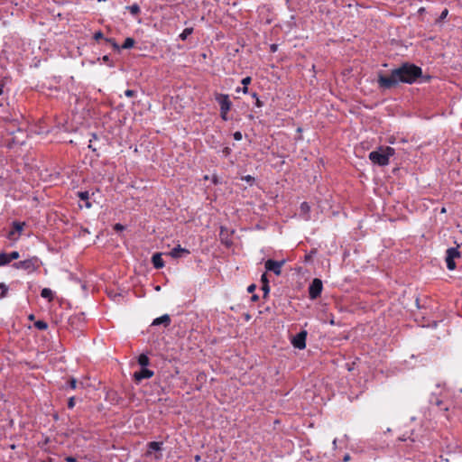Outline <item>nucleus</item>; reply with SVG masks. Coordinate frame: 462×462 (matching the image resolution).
<instances>
[{
	"label": "nucleus",
	"mask_w": 462,
	"mask_h": 462,
	"mask_svg": "<svg viewBox=\"0 0 462 462\" xmlns=\"http://www.w3.org/2000/svg\"><path fill=\"white\" fill-rule=\"evenodd\" d=\"M78 197L79 198L80 200L85 202L84 206L87 208H91L92 205L89 202V192L88 191H79V192H78Z\"/></svg>",
	"instance_id": "nucleus-15"
},
{
	"label": "nucleus",
	"mask_w": 462,
	"mask_h": 462,
	"mask_svg": "<svg viewBox=\"0 0 462 462\" xmlns=\"http://www.w3.org/2000/svg\"><path fill=\"white\" fill-rule=\"evenodd\" d=\"M75 406V397H70L68 401V408L73 409Z\"/></svg>",
	"instance_id": "nucleus-31"
},
{
	"label": "nucleus",
	"mask_w": 462,
	"mask_h": 462,
	"mask_svg": "<svg viewBox=\"0 0 462 462\" xmlns=\"http://www.w3.org/2000/svg\"><path fill=\"white\" fill-rule=\"evenodd\" d=\"M285 263V260L275 261L273 259H268L264 263V267L267 272H272L275 275L279 276L282 273V268Z\"/></svg>",
	"instance_id": "nucleus-7"
},
{
	"label": "nucleus",
	"mask_w": 462,
	"mask_h": 462,
	"mask_svg": "<svg viewBox=\"0 0 462 462\" xmlns=\"http://www.w3.org/2000/svg\"><path fill=\"white\" fill-rule=\"evenodd\" d=\"M23 222L14 221L13 222V228L8 233V238L13 239L15 238L14 236L17 235V236H20L21 232L23 229L24 226Z\"/></svg>",
	"instance_id": "nucleus-12"
},
{
	"label": "nucleus",
	"mask_w": 462,
	"mask_h": 462,
	"mask_svg": "<svg viewBox=\"0 0 462 462\" xmlns=\"http://www.w3.org/2000/svg\"><path fill=\"white\" fill-rule=\"evenodd\" d=\"M7 254H8V258H9L10 262H12L13 260L18 259L19 256H20V254H19V253L17 251H13V252H11V253H9Z\"/></svg>",
	"instance_id": "nucleus-26"
},
{
	"label": "nucleus",
	"mask_w": 462,
	"mask_h": 462,
	"mask_svg": "<svg viewBox=\"0 0 462 462\" xmlns=\"http://www.w3.org/2000/svg\"><path fill=\"white\" fill-rule=\"evenodd\" d=\"M162 324L165 328L170 326L171 324V318L168 314H164L159 318H156L152 322V326H158Z\"/></svg>",
	"instance_id": "nucleus-13"
},
{
	"label": "nucleus",
	"mask_w": 462,
	"mask_h": 462,
	"mask_svg": "<svg viewBox=\"0 0 462 462\" xmlns=\"http://www.w3.org/2000/svg\"><path fill=\"white\" fill-rule=\"evenodd\" d=\"M2 94H3V88H0V95H2Z\"/></svg>",
	"instance_id": "nucleus-51"
},
{
	"label": "nucleus",
	"mask_w": 462,
	"mask_h": 462,
	"mask_svg": "<svg viewBox=\"0 0 462 462\" xmlns=\"http://www.w3.org/2000/svg\"><path fill=\"white\" fill-rule=\"evenodd\" d=\"M252 97H253V98H255V99L258 98V96H257V94L255 92H254L252 94Z\"/></svg>",
	"instance_id": "nucleus-45"
},
{
	"label": "nucleus",
	"mask_w": 462,
	"mask_h": 462,
	"mask_svg": "<svg viewBox=\"0 0 462 462\" xmlns=\"http://www.w3.org/2000/svg\"><path fill=\"white\" fill-rule=\"evenodd\" d=\"M106 42L110 43L115 50H119V46L117 45L115 40L107 38L106 39Z\"/></svg>",
	"instance_id": "nucleus-28"
},
{
	"label": "nucleus",
	"mask_w": 462,
	"mask_h": 462,
	"mask_svg": "<svg viewBox=\"0 0 462 462\" xmlns=\"http://www.w3.org/2000/svg\"><path fill=\"white\" fill-rule=\"evenodd\" d=\"M245 180H246L247 181H249V180H253V178H252L250 175H248V176H246V177H245Z\"/></svg>",
	"instance_id": "nucleus-47"
},
{
	"label": "nucleus",
	"mask_w": 462,
	"mask_h": 462,
	"mask_svg": "<svg viewBox=\"0 0 462 462\" xmlns=\"http://www.w3.org/2000/svg\"><path fill=\"white\" fill-rule=\"evenodd\" d=\"M430 402L439 407L441 410L448 411L449 410V406L446 404L444 399L442 397L438 396L437 393H433L430 398Z\"/></svg>",
	"instance_id": "nucleus-11"
},
{
	"label": "nucleus",
	"mask_w": 462,
	"mask_h": 462,
	"mask_svg": "<svg viewBox=\"0 0 462 462\" xmlns=\"http://www.w3.org/2000/svg\"><path fill=\"white\" fill-rule=\"evenodd\" d=\"M41 261L37 256H32L29 259L16 262L13 264V267L15 269H21L28 273H32L37 271L40 268Z\"/></svg>",
	"instance_id": "nucleus-3"
},
{
	"label": "nucleus",
	"mask_w": 462,
	"mask_h": 462,
	"mask_svg": "<svg viewBox=\"0 0 462 462\" xmlns=\"http://www.w3.org/2000/svg\"><path fill=\"white\" fill-rule=\"evenodd\" d=\"M333 446H334V448H337V439H335L333 440Z\"/></svg>",
	"instance_id": "nucleus-46"
},
{
	"label": "nucleus",
	"mask_w": 462,
	"mask_h": 462,
	"mask_svg": "<svg viewBox=\"0 0 462 462\" xmlns=\"http://www.w3.org/2000/svg\"><path fill=\"white\" fill-rule=\"evenodd\" d=\"M460 256L461 254L457 247H449L447 249L445 261L447 263V268L449 271H453L456 268L455 259L460 258Z\"/></svg>",
	"instance_id": "nucleus-5"
},
{
	"label": "nucleus",
	"mask_w": 462,
	"mask_h": 462,
	"mask_svg": "<svg viewBox=\"0 0 462 462\" xmlns=\"http://www.w3.org/2000/svg\"><path fill=\"white\" fill-rule=\"evenodd\" d=\"M93 38L96 40V41H98L100 39H103V33L101 31H97L94 33V36Z\"/></svg>",
	"instance_id": "nucleus-33"
},
{
	"label": "nucleus",
	"mask_w": 462,
	"mask_h": 462,
	"mask_svg": "<svg viewBox=\"0 0 462 462\" xmlns=\"http://www.w3.org/2000/svg\"><path fill=\"white\" fill-rule=\"evenodd\" d=\"M126 9L134 16L138 15L141 12V9H140V6L138 4H133L132 5L126 6Z\"/></svg>",
	"instance_id": "nucleus-20"
},
{
	"label": "nucleus",
	"mask_w": 462,
	"mask_h": 462,
	"mask_svg": "<svg viewBox=\"0 0 462 462\" xmlns=\"http://www.w3.org/2000/svg\"><path fill=\"white\" fill-rule=\"evenodd\" d=\"M193 32V28H185L179 35L180 39L185 41Z\"/></svg>",
	"instance_id": "nucleus-21"
},
{
	"label": "nucleus",
	"mask_w": 462,
	"mask_h": 462,
	"mask_svg": "<svg viewBox=\"0 0 462 462\" xmlns=\"http://www.w3.org/2000/svg\"><path fill=\"white\" fill-rule=\"evenodd\" d=\"M221 152L223 153L224 156H228L230 155L231 153V148L228 147V146H225L222 150H221Z\"/></svg>",
	"instance_id": "nucleus-29"
},
{
	"label": "nucleus",
	"mask_w": 462,
	"mask_h": 462,
	"mask_svg": "<svg viewBox=\"0 0 462 462\" xmlns=\"http://www.w3.org/2000/svg\"><path fill=\"white\" fill-rule=\"evenodd\" d=\"M262 290L264 292V296H266L270 291L269 284H262Z\"/></svg>",
	"instance_id": "nucleus-35"
},
{
	"label": "nucleus",
	"mask_w": 462,
	"mask_h": 462,
	"mask_svg": "<svg viewBox=\"0 0 462 462\" xmlns=\"http://www.w3.org/2000/svg\"><path fill=\"white\" fill-rule=\"evenodd\" d=\"M10 263L7 253H0V267Z\"/></svg>",
	"instance_id": "nucleus-22"
},
{
	"label": "nucleus",
	"mask_w": 462,
	"mask_h": 462,
	"mask_svg": "<svg viewBox=\"0 0 462 462\" xmlns=\"http://www.w3.org/2000/svg\"><path fill=\"white\" fill-rule=\"evenodd\" d=\"M448 14V9H444V10L441 12V14H440L439 19H440V20L445 19V18L447 17Z\"/></svg>",
	"instance_id": "nucleus-37"
},
{
	"label": "nucleus",
	"mask_w": 462,
	"mask_h": 462,
	"mask_svg": "<svg viewBox=\"0 0 462 462\" xmlns=\"http://www.w3.org/2000/svg\"><path fill=\"white\" fill-rule=\"evenodd\" d=\"M350 460V455L349 454H346L343 457V461L344 462H347Z\"/></svg>",
	"instance_id": "nucleus-41"
},
{
	"label": "nucleus",
	"mask_w": 462,
	"mask_h": 462,
	"mask_svg": "<svg viewBox=\"0 0 462 462\" xmlns=\"http://www.w3.org/2000/svg\"><path fill=\"white\" fill-rule=\"evenodd\" d=\"M307 331L302 330L296 334L292 339L291 344L295 348L302 350L306 347Z\"/></svg>",
	"instance_id": "nucleus-8"
},
{
	"label": "nucleus",
	"mask_w": 462,
	"mask_h": 462,
	"mask_svg": "<svg viewBox=\"0 0 462 462\" xmlns=\"http://www.w3.org/2000/svg\"><path fill=\"white\" fill-rule=\"evenodd\" d=\"M34 327L39 330H45L48 328V324L44 320H37L34 322Z\"/></svg>",
	"instance_id": "nucleus-23"
},
{
	"label": "nucleus",
	"mask_w": 462,
	"mask_h": 462,
	"mask_svg": "<svg viewBox=\"0 0 462 462\" xmlns=\"http://www.w3.org/2000/svg\"><path fill=\"white\" fill-rule=\"evenodd\" d=\"M422 69L411 63H403L401 67L391 71L389 76L378 74L377 83L382 89H390L399 83L412 84L420 78Z\"/></svg>",
	"instance_id": "nucleus-1"
},
{
	"label": "nucleus",
	"mask_w": 462,
	"mask_h": 462,
	"mask_svg": "<svg viewBox=\"0 0 462 462\" xmlns=\"http://www.w3.org/2000/svg\"><path fill=\"white\" fill-rule=\"evenodd\" d=\"M272 50H273V51L276 50L275 45H273V46H272Z\"/></svg>",
	"instance_id": "nucleus-49"
},
{
	"label": "nucleus",
	"mask_w": 462,
	"mask_h": 462,
	"mask_svg": "<svg viewBox=\"0 0 462 462\" xmlns=\"http://www.w3.org/2000/svg\"><path fill=\"white\" fill-rule=\"evenodd\" d=\"M251 300H252V301H256V300H258V296H257V295H255V294H254V295H253V296L251 297Z\"/></svg>",
	"instance_id": "nucleus-43"
},
{
	"label": "nucleus",
	"mask_w": 462,
	"mask_h": 462,
	"mask_svg": "<svg viewBox=\"0 0 462 462\" xmlns=\"http://www.w3.org/2000/svg\"><path fill=\"white\" fill-rule=\"evenodd\" d=\"M190 254L189 250L181 247L180 245L172 248V250L169 253V255L172 258L178 259L186 257Z\"/></svg>",
	"instance_id": "nucleus-10"
},
{
	"label": "nucleus",
	"mask_w": 462,
	"mask_h": 462,
	"mask_svg": "<svg viewBox=\"0 0 462 462\" xmlns=\"http://www.w3.org/2000/svg\"><path fill=\"white\" fill-rule=\"evenodd\" d=\"M233 137L236 141H240L243 138L242 133L240 131H236L233 134Z\"/></svg>",
	"instance_id": "nucleus-30"
},
{
	"label": "nucleus",
	"mask_w": 462,
	"mask_h": 462,
	"mask_svg": "<svg viewBox=\"0 0 462 462\" xmlns=\"http://www.w3.org/2000/svg\"><path fill=\"white\" fill-rule=\"evenodd\" d=\"M138 364L140 365L141 367H147L150 364V359L148 356L145 354H141L138 356Z\"/></svg>",
	"instance_id": "nucleus-18"
},
{
	"label": "nucleus",
	"mask_w": 462,
	"mask_h": 462,
	"mask_svg": "<svg viewBox=\"0 0 462 462\" xmlns=\"http://www.w3.org/2000/svg\"><path fill=\"white\" fill-rule=\"evenodd\" d=\"M394 154V149L390 146L379 147L378 150L369 153V159L374 164L385 166L389 163V159Z\"/></svg>",
	"instance_id": "nucleus-2"
},
{
	"label": "nucleus",
	"mask_w": 462,
	"mask_h": 462,
	"mask_svg": "<svg viewBox=\"0 0 462 462\" xmlns=\"http://www.w3.org/2000/svg\"><path fill=\"white\" fill-rule=\"evenodd\" d=\"M215 99L220 106V116L224 121H227V114L231 109L232 102L227 94L217 93Z\"/></svg>",
	"instance_id": "nucleus-4"
},
{
	"label": "nucleus",
	"mask_w": 462,
	"mask_h": 462,
	"mask_svg": "<svg viewBox=\"0 0 462 462\" xmlns=\"http://www.w3.org/2000/svg\"><path fill=\"white\" fill-rule=\"evenodd\" d=\"M68 385L70 389L75 390L78 385V381L75 378H70L68 382Z\"/></svg>",
	"instance_id": "nucleus-27"
},
{
	"label": "nucleus",
	"mask_w": 462,
	"mask_h": 462,
	"mask_svg": "<svg viewBox=\"0 0 462 462\" xmlns=\"http://www.w3.org/2000/svg\"><path fill=\"white\" fill-rule=\"evenodd\" d=\"M310 206L308 202H302L300 204V212L304 215V219L309 220L310 219Z\"/></svg>",
	"instance_id": "nucleus-16"
},
{
	"label": "nucleus",
	"mask_w": 462,
	"mask_h": 462,
	"mask_svg": "<svg viewBox=\"0 0 462 462\" xmlns=\"http://www.w3.org/2000/svg\"><path fill=\"white\" fill-rule=\"evenodd\" d=\"M323 290L322 281L319 278H315L312 280L311 283L309 286V297L311 300H316L319 298Z\"/></svg>",
	"instance_id": "nucleus-6"
},
{
	"label": "nucleus",
	"mask_w": 462,
	"mask_h": 462,
	"mask_svg": "<svg viewBox=\"0 0 462 462\" xmlns=\"http://www.w3.org/2000/svg\"><path fill=\"white\" fill-rule=\"evenodd\" d=\"M255 106L257 107H262L263 106V103L258 98L255 99Z\"/></svg>",
	"instance_id": "nucleus-38"
},
{
	"label": "nucleus",
	"mask_w": 462,
	"mask_h": 462,
	"mask_svg": "<svg viewBox=\"0 0 462 462\" xmlns=\"http://www.w3.org/2000/svg\"><path fill=\"white\" fill-rule=\"evenodd\" d=\"M223 231H224V228H223V227H221V230H220V236L222 235Z\"/></svg>",
	"instance_id": "nucleus-50"
},
{
	"label": "nucleus",
	"mask_w": 462,
	"mask_h": 462,
	"mask_svg": "<svg viewBox=\"0 0 462 462\" xmlns=\"http://www.w3.org/2000/svg\"><path fill=\"white\" fill-rule=\"evenodd\" d=\"M162 442L152 441L148 443L149 451H159L162 449Z\"/></svg>",
	"instance_id": "nucleus-19"
},
{
	"label": "nucleus",
	"mask_w": 462,
	"mask_h": 462,
	"mask_svg": "<svg viewBox=\"0 0 462 462\" xmlns=\"http://www.w3.org/2000/svg\"><path fill=\"white\" fill-rule=\"evenodd\" d=\"M256 286L254 284H251L248 286L247 291L248 292H253L255 290Z\"/></svg>",
	"instance_id": "nucleus-40"
},
{
	"label": "nucleus",
	"mask_w": 462,
	"mask_h": 462,
	"mask_svg": "<svg viewBox=\"0 0 462 462\" xmlns=\"http://www.w3.org/2000/svg\"><path fill=\"white\" fill-rule=\"evenodd\" d=\"M103 61H105V62H108V61H109V57H108L107 55H105V56L103 57Z\"/></svg>",
	"instance_id": "nucleus-44"
},
{
	"label": "nucleus",
	"mask_w": 462,
	"mask_h": 462,
	"mask_svg": "<svg viewBox=\"0 0 462 462\" xmlns=\"http://www.w3.org/2000/svg\"><path fill=\"white\" fill-rule=\"evenodd\" d=\"M154 374L153 371L147 367H141V369L134 373V378L136 382H141L143 379H149Z\"/></svg>",
	"instance_id": "nucleus-9"
},
{
	"label": "nucleus",
	"mask_w": 462,
	"mask_h": 462,
	"mask_svg": "<svg viewBox=\"0 0 462 462\" xmlns=\"http://www.w3.org/2000/svg\"><path fill=\"white\" fill-rule=\"evenodd\" d=\"M115 228H116V230H122V229L124 228V226H123L122 225H120V224H116V226H115Z\"/></svg>",
	"instance_id": "nucleus-42"
},
{
	"label": "nucleus",
	"mask_w": 462,
	"mask_h": 462,
	"mask_svg": "<svg viewBox=\"0 0 462 462\" xmlns=\"http://www.w3.org/2000/svg\"><path fill=\"white\" fill-rule=\"evenodd\" d=\"M152 263L153 267L156 269H161L164 266V261L162 257V254L156 253L152 256Z\"/></svg>",
	"instance_id": "nucleus-14"
},
{
	"label": "nucleus",
	"mask_w": 462,
	"mask_h": 462,
	"mask_svg": "<svg viewBox=\"0 0 462 462\" xmlns=\"http://www.w3.org/2000/svg\"><path fill=\"white\" fill-rule=\"evenodd\" d=\"M7 291H8V287L5 283L1 282L0 283V300L6 296Z\"/></svg>",
	"instance_id": "nucleus-25"
},
{
	"label": "nucleus",
	"mask_w": 462,
	"mask_h": 462,
	"mask_svg": "<svg viewBox=\"0 0 462 462\" xmlns=\"http://www.w3.org/2000/svg\"><path fill=\"white\" fill-rule=\"evenodd\" d=\"M134 40L131 37H128L125 40L124 44L122 45V49H130L134 45Z\"/></svg>",
	"instance_id": "nucleus-24"
},
{
	"label": "nucleus",
	"mask_w": 462,
	"mask_h": 462,
	"mask_svg": "<svg viewBox=\"0 0 462 462\" xmlns=\"http://www.w3.org/2000/svg\"><path fill=\"white\" fill-rule=\"evenodd\" d=\"M261 282H262V284H269V281L267 279L266 273L262 274Z\"/></svg>",
	"instance_id": "nucleus-36"
},
{
	"label": "nucleus",
	"mask_w": 462,
	"mask_h": 462,
	"mask_svg": "<svg viewBox=\"0 0 462 462\" xmlns=\"http://www.w3.org/2000/svg\"><path fill=\"white\" fill-rule=\"evenodd\" d=\"M240 90H241L243 93L246 94V93L248 92V88L244 86V87H243V88H236V91H237V92H239Z\"/></svg>",
	"instance_id": "nucleus-39"
},
{
	"label": "nucleus",
	"mask_w": 462,
	"mask_h": 462,
	"mask_svg": "<svg viewBox=\"0 0 462 462\" xmlns=\"http://www.w3.org/2000/svg\"><path fill=\"white\" fill-rule=\"evenodd\" d=\"M41 296L43 298V299H46L48 300L49 301H51L53 300V291L49 289V288H44L41 291Z\"/></svg>",
	"instance_id": "nucleus-17"
},
{
	"label": "nucleus",
	"mask_w": 462,
	"mask_h": 462,
	"mask_svg": "<svg viewBox=\"0 0 462 462\" xmlns=\"http://www.w3.org/2000/svg\"><path fill=\"white\" fill-rule=\"evenodd\" d=\"M88 148L91 149L92 151H96V148H94L91 144L88 145Z\"/></svg>",
	"instance_id": "nucleus-48"
},
{
	"label": "nucleus",
	"mask_w": 462,
	"mask_h": 462,
	"mask_svg": "<svg viewBox=\"0 0 462 462\" xmlns=\"http://www.w3.org/2000/svg\"><path fill=\"white\" fill-rule=\"evenodd\" d=\"M125 95L127 97H133L135 96V91L133 90V89H126L125 91Z\"/></svg>",
	"instance_id": "nucleus-32"
},
{
	"label": "nucleus",
	"mask_w": 462,
	"mask_h": 462,
	"mask_svg": "<svg viewBox=\"0 0 462 462\" xmlns=\"http://www.w3.org/2000/svg\"><path fill=\"white\" fill-rule=\"evenodd\" d=\"M251 78L250 77H245L242 79V84L245 86V87H247V85H249L251 83Z\"/></svg>",
	"instance_id": "nucleus-34"
}]
</instances>
